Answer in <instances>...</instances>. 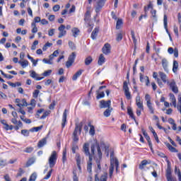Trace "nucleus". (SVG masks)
Segmentation results:
<instances>
[{
  "label": "nucleus",
  "instance_id": "obj_31",
  "mask_svg": "<svg viewBox=\"0 0 181 181\" xmlns=\"http://www.w3.org/2000/svg\"><path fill=\"white\" fill-rule=\"evenodd\" d=\"M66 160H67V150L65 148L62 153V163H66Z\"/></svg>",
  "mask_w": 181,
  "mask_h": 181
},
{
  "label": "nucleus",
  "instance_id": "obj_30",
  "mask_svg": "<svg viewBox=\"0 0 181 181\" xmlns=\"http://www.w3.org/2000/svg\"><path fill=\"white\" fill-rule=\"evenodd\" d=\"M96 98L97 100H100V98H104V97H105V93H104V92H100V90H96Z\"/></svg>",
  "mask_w": 181,
  "mask_h": 181
},
{
  "label": "nucleus",
  "instance_id": "obj_29",
  "mask_svg": "<svg viewBox=\"0 0 181 181\" xmlns=\"http://www.w3.org/2000/svg\"><path fill=\"white\" fill-rule=\"evenodd\" d=\"M179 67V63L177 61H174L173 62V73H177V69Z\"/></svg>",
  "mask_w": 181,
  "mask_h": 181
},
{
  "label": "nucleus",
  "instance_id": "obj_34",
  "mask_svg": "<svg viewBox=\"0 0 181 181\" xmlns=\"http://www.w3.org/2000/svg\"><path fill=\"white\" fill-rule=\"evenodd\" d=\"M92 62H93V57H91L90 56L86 58V59H85L86 66H90V64H91Z\"/></svg>",
  "mask_w": 181,
  "mask_h": 181
},
{
  "label": "nucleus",
  "instance_id": "obj_48",
  "mask_svg": "<svg viewBox=\"0 0 181 181\" xmlns=\"http://www.w3.org/2000/svg\"><path fill=\"white\" fill-rule=\"evenodd\" d=\"M35 160L34 158H30L27 162V166H31V165H33V163H35Z\"/></svg>",
  "mask_w": 181,
  "mask_h": 181
},
{
  "label": "nucleus",
  "instance_id": "obj_27",
  "mask_svg": "<svg viewBox=\"0 0 181 181\" xmlns=\"http://www.w3.org/2000/svg\"><path fill=\"white\" fill-rule=\"evenodd\" d=\"M81 74H83V70L80 69L73 76V81H76Z\"/></svg>",
  "mask_w": 181,
  "mask_h": 181
},
{
  "label": "nucleus",
  "instance_id": "obj_60",
  "mask_svg": "<svg viewBox=\"0 0 181 181\" xmlns=\"http://www.w3.org/2000/svg\"><path fill=\"white\" fill-rule=\"evenodd\" d=\"M21 134H22V135H24V136H29V131H28L26 129H23L21 131Z\"/></svg>",
  "mask_w": 181,
  "mask_h": 181
},
{
  "label": "nucleus",
  "instance_id": "obj_52",
  "mask_svg": "<svg viewBox=\"0 0 181 181\" xmlns=\"http://www.w3.org/2000/svg\"><path fill=\"white\" fill-rule=\"evenodd\" d=\"M43 63H45V64H53V62L52 60L47 59H42Z\"/></svg>",
  "mask_w": 181,
  "mask_h": 181
},
{
  "label": "nucleus",
  "instance_id": "obj_40",
  "mask_svg": "<svg viewBox=\"0 0 181 181\" xmlns=\"http://www.w3.org/2000/svg\"><path fill=\"white\" fill-rule=\"evenodd\" d=\"M122 26V20L118 19L116 24V29H121Z\"/></svg>",
  "mask_w": 181,
  "mask_h": 181
},
{
  "label": "nucleus",
  "instance_id": "obj_63",
  "mask_svg": "<svg viewBox=\"0 0 181 181\" xmlns=\"http://www.w3.org/2000/svg\"><path fill=\"white\" fill-rule=\"evenodd\" d=\"M177 101V108L181 107V96L178 97Z\"/></svg>",
  "mask_w": 181,
  "mask_h": 181
},
{
  "label": "nucleus",
  "instance_id": "obj_45",
  "mask_svg": "<svg viewBox=\"0 0 181 181\" xmlns=\"http://www.w3.org/2000/svg\"><path fill=\"white\" fill-rule=\"evenodd\" d=\"M31 26L33 28V33H37V27L36 26V23H32Z\"/></svg>",
  "mask_w": 181,
  "mask_h": 181
},
{
  "label": "nucleus",
  "instance_id": "obj_5",
  "mask_svg": "<svg viewBox=\"0 0 181 181\" xmlns=\"http://www.w3.org/2000/svg\"><path fill=\"white\" fill-rule=\"evenodd\" d=\"M75 159L76 161V165H77L78 169L79 170V173H81V163H82V162H83L84 158L83 157L81 158V156H80V154L77 153L76 155Z\"/></svg>",
  "mask_w": 181,
  "mask_h": 181
},
{
  "label": "nucleus",
  "instance_id": "obj_46",
  "mask_svg": "<svg viewBox=\"0 0 181 181\" xmlns=\"http://www.w3.org/2000/svg\"><path fill=\"white\" fill-rule=\"evenodd\" d=\"M7 165L8 163L6 162V160L0 158V167L4 168V166H6Z\"/></svg>",
  "mask_w": 181,
  "mask_h": 181
},
{
  "label": "nucleus",
  "instance_id": "obj_47",
  "mask_svg": "<svg viewBox=\"0 0 181 181\" xmlns=\"http://www.w3.org/2000/svg\"><path fill=\"white\" fill-rule=\"evenodd\" d=\"M52 69H49L47 71H44V73H42V76H44V77H49V76H50V74H52Z\"/></svg>",
  "mask_w": 181,
  "mask_h": 181
},
{
  "label": "nucleus",
  "instance_id": "obj_23",
  "mask_svg": "<svg viewBox=\"0 0 181 181\" xmlns=\"http://www.w3.org/2000/svg\"><path fill=\"white\" fill-rule=\"evenodd\" d=\"M98 32H100V28L98 27H96L91 33V39H93V40L97 38V35H98Z\"/></svg>",
  "mask_w": 181,
  "mask_h": 181
},
{
  "label": "nucleus",
  "instance_id": "obj_4",
  "mask_svg": "<svg viewBox=\"0 0 181 181\" xmlns=\"http://www.w3.org/2000/svg\"><path fill=\"white\" fill-rule=\"evenodd\" d=\"M167 84L168 86H169L173 93H175V94H177L179 93V89L177 88V86L176 85V81H175L173 79L168 81Z\"/></svg>",
  "mask_w": 181,
  "mask_h": 181
},
{
  "label": "nucleus",
  "instance_id": "obj_6",
  "mask_svg": "<svg viewBox=\"0 0 181 181\" xmlns=\"http://www.w3.org/2000/svg\"><path fill=\"white\" fill-rule=\"evenodd\" d=\"M76 59V52H72L71 55H69L68 58V61L66 63V66L69 69V67H71L73 63H74V60Z\"/></svg>",
  "mask_w": 181,
  "mask_h": 181
},
{
  "label": "nucleus",
  "instance_id": "obj_20",
  "mask_svg": "<svg viewBox=\"0 0 181 181\" xmlns=\"http://www.w3.org/2000/svg\"><path fill=\"white\" fill-rule=\"evenodd\" d=\"M168 165V168L166 170V173H165V177L166 179L169 178V177H173L172 176V169L170 168V165H169V160H167Z\"/></svg>",
  "mask_w": 181,
  "mask_h": 181
},
{
  "label": "nucleus",
  "instance_id": "obj_49",
  "mask_svg": "<svg viewBox=\"0 0 181 181\" xmlns=\"http://www.w3.org/2000/svg\"><path fill=\"white\" fill-rule=\"evenodd\" d=\"M4 128L5 129H6V131H12V129H13V126L9 125L8 124V123H6V124L4 125Z\"/></svg>",
  "mask_w": 181,
  "mask_h": 181
},
{
  "label": "nucleus",
  "instance_id": "obj_26",
  "mask_svg": "<svg viewBox=\"0 0 181 181\" xmlns=\"http://www.w3.org/2000/svg\"><path fill=\"white\" fill-rule=\"evenodd\" d=\"M105 63V57H104V54H101L99 57L98 64L99 66H103Z\"/></svg>",
  "mask_w": 181,
  "mask_h": 181
},
{
  "label": "nucleus",
  "instance_id": "obj_54",
  "mask_svg": "<svg viewBox=\"0 0 181 181\" xmlns=\"http://www.w3.org/2000/svg\"><path fill=\"white\" fill-rule=\"evenodd\" d=\"M53 172V169H51L47 174V175L44 177V179L45 180H47V179H49L50 177V176H52V173Z\"/></svg>",
  "mask_w": 181,
  "mask_h": 181
},
{
  "label": "nucleus",
  "instance_id": "obj_16",
  "mask_svg": "<svg viewBox=\"0 0 181 181\" xmlns=\"http://www.w3.org/2000/svg\"><path fill=\"white\" fill-rule=\"evenodd\" d=\"M151 160H143L139 164V168L141 170H142L145 168V166H146V165H151Z\"/></svg>",
  "mask_w": 181,
  "mask_h": 181
},
{
  "label": "nucleus",
  "instance_id": "obj_33",
  "mask_svg": "<svg viewBox=\"0 0 181 181\" xmlns=\"http://www.w3.org/2000/svg\"><path fill=\"white\" fill-rule=\"evenodd\" d=\"M151 114H155V108H153V106L152 105V103H147L146 104Z\"/></svg>",
  "mask_w": 181,
  "mask_h": 181
},
{
  "label": "nucleus",
  "instance_id": "obj_12",
  "mask_svg": "<svg viewBox=\"0 0 181 181\" xmlns=\"http://www.w3.org/2000/svg\"><path fill=\"white\" fill-rule=\"evenodd\" d=\"M102 52L104 54H110L111 53V45L108 43L105 44L102 48Z\"/></svg>",
  "mask_w": 181,
  "mask_h": 181
},
{
  "label": "nucleus",
  "instance_id": "obj_19",
  "mask_svg": "<svg viewBox=\"0 0 181 181\" xmlns=\"http://www.w3.org/2000/svg\"><path fill=\"white\" fill-rule=\"evenodd\" d=\"M106 1L107 0H100L97 3L96 12H100V10L104 6V4H105Z\"/></svg>",
  "mask_w": 181,
  "mask_h": 181
},
{
  "label": "nucleus",
  "instance_id": "obj_37",
  "mask_svg": "<svg viewBox=\"0 0 181 181\" xmlns=\"http://www.w3.org/2000/svg\"><path fill=\"white\" fill-rule=\"evenodd\" d=\"M90 135H92V136H94L95 135V128L93 125H90V130H89Z\"/></svg>",
  "mask_w": 181,
  "mask_h": 181
},
{
  "label": "nucleus",
  "instance_id": "obj_28",
  "mask_svg": "<svg viewBox=\"0 0 181 181\" xmlns=\"http://www.w3.org/2000/svg\"><path fill=\"white\" fill-rule=\"evenodd\" d=\"M46 144H47L46 138H44L38 142L37 146L38 148H43V146H45Z\"/></svg>",
  "mask_w": 181,
  "mask_h": 181
},
{
  "label": "nucleus",
  "instance_id": "obj_9",
  "mask_svg": "<svg viewBox=\"0 0 181 181\" xmlns=\"http://www.w3.org/2000/svg\"><path fill=\"white\" fill-rule=\"evenodd\" d=\"M58 30L59 31V34L58 35V37L59 39H61V37H63V36H66V35L67 34V31H66V25L63 24L58 28Z\"/></svg>",
  "mask_w": 181,
  "mask_h": 181
},
{
  "label": "nucleus",
  "instance_id": "obj_56",
  "mask_svg": "<svg viewBox=\"0 0 181 181\" xmlns=\"http://www.w3.org/2000/svg\"><path fill=\"white\" fill-rule=\"evenodd\" d=\"M145 100L146 101V104L151 103V95L149 94H146Z\"/></svg>",
  "mask_w": 181,
  "mask_h": 181
},
{
  "label": "nucleus",
  "instance_id": "obj_62",
  "mask_svg": "<svg viewBox=\"0 0 181 181\" xmlns=\"http://www.w3.org/2000/svg\"><path fill=\"white\" fill-rule=\"evenodd\" d=\"M49 114H50V112L46 111L43 113V115L40 117L41 119H45V118H46V117H47L49 115Z\"/></svg>",
  "mask_w": 181,
  "mask_h": 181
},
{
  "label": "nucleus",
  "instance_id": "obj_57",
  "mask_svg": "<svg viewBox=\"0 0 181 181\" xmlns=\"http://www.w3.org/2000/svg\"><path fill=\"white\" fill-rule=\"evenodd\" d=\"M24 152H25L26 153H31V152H33V147H27Z\"/></svg>",
  "mask_w": 181,
  "mask_h": 181
},
{
  "label": "nucleus",
  "instance_id": "obj_2",
  "mask_svg": "<svg viewBox=\"0 0 181 181\" xmlns=\"http://www.w3.org/2000/svg\"><path fill=\"white\" fill-rule=\"evenodd\" d=\"M57 161V152H56V151H54L52 152L48 159V163L51 169L54 168V165H56Z\"/></svg>",
  "mask_w": 181,
  "mask_h": 181
},
{
  "label": "nucleus",
  "instance_id": "obj_25",
  "mask_svg": "<svg viewBox=\"0 0 181 181\" xmlns=\"http://www.w3.org/2000/svg\"><path fill=\"white\" fill-rule=\"evenodd\" d=\"M18 64H21L23 69H26L29 66V62L26 59H23V61H19Z\"/></svg>",
  "mask_w": 181,
  "mask_h": 181
},
{
  "label": "nucleus",
  "instance_id": "obj_44",
  "mask_svg": "<svg viewBox=\"0 0 181 181\" xmlns=\"http://www.w3.org/2000/svg\"><path fill=\"white\" fill-rule=\"evenodd\" d=\"M37 177V174H36V173H34L30 175L28 181H35Z\"/></svg>",
  "mask_w": 181,
  "mask_h": 181
},
{
  "label": "nucleus",
  "instance_id": "obj_51",
  "mask_svg": "<svg viewBox=\"0 0 181 181\" xmlns=\"http://www.w3.org/2000/svg\"><path fill=\"white\" fill-rule=\"evenodd\" d=\"M39 93H40V90L36 89L34 90V92L33 93V96L34 98H37L38 95H39Z\"/></svg>",
  "mask_w": 181,
  "mask_h": 181
},
{
  "label": "nucleus",
  "instance_id": "obj_11",
  "mask_svg": "<svg viewBox=\"0 0 181 181\" xmlns=\"http://www.w3.org/2000/svg\"><path fill=\"white\" fill-rule=\"evenodd\" d=\"M30 76L37 81H40V80H43L45 78L43 76L39 77V74H37L35 71H30Z\"/></svg>",
  "mask_w": 181,
  "mask_h": 181
},
{
  "label": "nucleus",
  "instance_id": "obj_43",
  "mask_svg": "<svg viewBox=\"0 0 181 181\" xmlns=\"http://www.w3.org/2000/svg\"><path fill=\"white\" fill-rule=\"evenodd\" d=\"M146 141H148V146L151 148V151H153V148H152V141H151V137L149 136H147V137H145Z\"/></svg>",
  "mask_w": 181,
  "mask_h": 181
},
{
  "label": "nucleus",
  "instance_id": "obj_18",
  "mask_svg": "<svg viewBox=\"0 0 181 181\" xmlns=\"http://www.w3.org/2000/svg\"><path fill=\"white\" fill-rule=\"evenodd\" d=\"M66 122H67V110L65 109L62 116V128H64V127H66Z\"/></svg>",
  "mask_w": 181,
  "mask_h": 181
},
{
  "label": "nucleus",
  "instance_id": "obj_59",
  "mask_svg": "<svg viewBox=\"0 0 181 181\" xmlns=\"http://www.w3.org/2000/svg\"><path fill=\"white\" fill-rule=\"evenodd\" d=\"M69 46L72 49V50H74L76 49V45L71 41H69Z\"/></svg>",
  "mask_w": 181,
  "mask_h": 181
},
{
  "label": "nucleus",
  "instance_id": "obj_1",
  "mask_svg": "<svg viewBox=\"0 0 181 181\" xmlns=\"http://www.w3.org/2000/svg\"><path fill=\"white\" fill-rule=\"evenodd\" d=\"M95 148H97L98 156V158L95 160V162L98 166V169L101 170V159L103 158V153H101V147H100V144L97 141L95 144H93L90 146V151L93 155H95Z\"/></svg>",
  "mask_w": 181,
  "mask_h": 181
},
{
  "label": "nucleus",
  "instance_id": "obj_53",
  "mask_svg": "<svg viewBox=\"0 0 181 181\" xmlns=\"http://www.w3.org/2000/svg\"><path fill=\"white\" fill-rule=\"evenodd\" d=\"M136 106L139 110H141L144 111V103L143 102H139V103H136Z\"/></svg>",
  "mask_w": 181,
  "mask_h": 181
},
{
  "label": "nucleus",
  "instance_id": "obj_7",
  "mask_svg": "<svg viewBox=\"0 0 181 181\" xmlns=\"http://www.w3.org/2000/svg\"><path fill=\"white\" fill-rule=\"evenodd\" d=\"M123 90L126 98L127 100H131V93L129 92V88L128 87V83L127 81H124L123 83Z\"/></svg>",
  "mask_w": 181,
  "mask_h": 181
},
{
  "label": "nucleus",
  "instance_id": "obj_8",
  "mask_svg": "<svg viewBox=\"0 0 181 181\" xmlns=\"http://www.w3.org/2000/svg\"><path fill=\"white\" fill-rule=\"evenodd\" d=\"M83 150L86 156H88L89 158L90 157L93 158V155L94 154H93V153H90V144L85 143L83 146Z\"/></svg>",
  "mask_w": 181,
  "mask_h": 181
},
{
  "label": "nucleus",
  "instance_id": "obj_55",
  "mask_svg": "<svg viewBox=\"0 0 181 181\" xmlns=\"http://www.w3.org/2000/svg\"><path fill=\"white\" fill-rule=\"evenodd\" d=\"M43 128V126L37 127H34L31 129L32 132H37L40 131Z\"/></svg>",
  "mask_w": 181,
  "mask_h": 181
},
{
  "label": "nucleus",
  "instance_id": "obj_3",
  "mask_svg": "<svg viewBox=\"0 0 181 181\" xmlns=\"http://www.w3.org/2000/svg\"><path fill=\"white\" fill-rule=\"evenodd\" d=\"M119 163L117 158H114L112 156H110V167L109 172H114V169L116 168V172H118Z\"/></svg>",
  "mask_w": 181,
  "mask_h": 181
},
{
  "label": "nucleus",
  "instance_id": "obj_41",
  "mask_svg": "<svg viewBox=\"0 0 181 181\" xmlns=\"http://www.w3.org/2000/svg\"><path fill=\"white\" fill-rule=\"evenodd\" d=\"M124 35V33H122V32L117 33L116 40L117 42H121V40H122V35Z\"/></svg>",
  "mask_w": 181,
  "mask_h": 181
},
{
  "label": "nucleus",
  "instance_id": "obj_21",
  "mask_svg": "<svg viewBox=\"0 0 181 181\" xmlns=\"http://www.w3.org/2000/svg\"><path fill=\"white\" fill-rule=\"evenodd\" d=\"M93 169V157H90L88 161L87 170L89 173H91Z\"/></svg>",
  "mask_w": 181,
  "mask_h": 181
},
{
  "label": "nucleus",
  "instance_id": "obj_39",
  "mask_svg": "<svg viewBox=\"0 0 181 181\" xmlns=\"http://www.w3.org/2000/svg\"><path fill=\"white\" fill-rule=\"evenodd\" d=\"M131 35H132V39L133 40V42L134 43V46H136V38L135 37V32L134 30L131 31Z\"/></svg>",
  "mask_w": 181,
  "mask_h": 181
},
{
  "label": "nucleus",
  "instance_id": "obj_50",
  "mask_svg": "<svg viewBox=\"0 0 181 181\" xmlns=\"http://www.w3.org/2000/svg\"><path fill=\"white\" fill-rule=\"evenodd\" d=\"M103 115H105V117H110V115H111V110L107 109V110L103 112Z\"/></svg>",
  "mask_w": 181,
  "mask_h": 181
},
{
  "label": "nucleus",
  "instance_id": "obj_22",
  "mask_svg": "<svg viewBox=\"0 0 181 181\" xmlns=\"http://www.w3.org/2000/svg\"><path fill=\"white\" fill-rule=\"evenodd\" d=\"M158 74L162 81H163L164 83H168V76H166V74L162 71H159Z\"/></svg>",
  "mask_w": 181,
  "mask_h": 181
},
{
  "label": "nucleus",
  "instance_id": "obj_35",
  "mask_svg": "<svg viewBox=\"0 0 181 181\" xmlns=\"http://www.w3.org/2000/svg\"><path fill=\"white\" fill-rule=\"evenodd\" d=\"M127 112L129 115L131 117V118L135 121V116H134V112H132V108L128 107Z\"/></svg>",
  "mask_w": 181,
  "mask_h": 181
},
{
  "label": "nucleus",
  "instance_id": "obj_64",
  "mask_svg": "<svg viewBox=\"0 0 181 181\" xmlns=\"http://www.w3.org/2000/svg\"><path fill=\"white\" fill-rule=\"evenodd\" d=\"M4 180H5V181H12L11 180V177H9V175H8V174H6V175H4Z\"/></svg>",
  "mask_w": 181,
  "mask_h": 181
},
{
  "label": "nucleus",
  "instance_id": "obj_13",
  "mask_svg": "<svg viewBox=\"0 0 181 181\" xmlns=\"http://www.w3.org/2000/svg\"><path fill=\"white\" fill-rule=\"evenodd\" d=\"M163 23H164V28L165 29L166 33L169 35L170 40L172 42V36H170V33H169V30H168V16L166 15H164Z\"/></svg>",
  "mask_w": 181,
  "mask_h": 181
},
{
  "label": "nucleus",
  "instance_id": "obj_32",
  "mask_svg": "<svg viewBox=\"0 0 181 181\" xmlns=\"http://www.w3.org/2000/svg\"><path fill=\"white\" fill-rule=\"evenodd\" d=\"M71 32L73 33V36L74 37H77L78 35L80 33V30H78L77 28H74Z\"/></svg>",
  "mask_w": 181,
  "mask_h": 181
},
{
  "label": "nucleus",
  "instance_id": "obj_61",
  "mask_svg": "<svg viewBox=\"0 0 181 181\" xmlns=\"http://www.w3.org/2000/svg\"><path fill=\"white\" fill-rule=\"evenodd\" d=\"M73 175H74L73 180L74 181H78V177H77V173H76V171L73 172Z\"/></svg>",
  "mask_w": 181,
  "mask_h": 181
},
{
  "label": "nucleus",
  "instance_id": "obj_38",
  "mask_svg": "<svg viewBox=\"0 0 181 181\" xmlns=\"http://www.w3.org/2000/svg\"><path fill=\"white\" fill-rule=\"evenodd\" d=\"M59 56V50H55L52 54L49 55L50 60H53L54 57H57Z\"/></svg>",
  "mask_w": 181,
  "mask_h": 181
},
{
  "label": "nucleus",
  "instance_id": "obj_17",
  "mask_svg": "<svg viewBox=\"0 0 181 181\" xmlns=\"http://www.w3.org/2000/svg\"><path fill=\"white\" fill-rule=\"evenodd\" d=\"M162 66H163V69H164V71L166 72V73H169V69L168 68V66L169 64V62H168V59L163 58L162 59Z\"/></svg>",
  "mask_w": 181,
  "mask_h": 181
},
{
  "label": "nucleus",
  "instance_id": "obj_24",
  "mask_svg": "<svg viewBox=\"0 0 181 181\" xmlns=\"http://www.w3.org/2000/svg\"><path fill=\"white\" fill-rule=\"evenodd\" d=\"M170 101L173 103V105L175 108L177 107V103H176V97H175V95L173 93H170Z\"/></svg>",
  "mask_w": 181,
  "mask_h": 181
},
{
  "label": "nucleus",
  "instance_id": "obj_14",
  "mask_svg": "<svg viewBox=\"0 0 181 181\" xmlns=\"http://www.w3.org/2000/svg\"><path fill=\"white\" fill-rule=\"evenodd\" d=\"M108 179V173H104L100 177H98V175H95V181H107Z\"/></svg>",
  "mask_w": 181,
  "mask_h": 181
},
{
  "label": "nucleus",
  "instance_id": "obj_10",
  "mask_svg": "<svg viewBox=\"0 0 181 181\" xmlns=\"http://www.w3.org/2000/svg\"><path fill=\"white\" fill-rule=\"evenodd\" d=\"M82 128H83V123H79L78 124H76L73 135H81Z\"/></svg>",
  "mask_w": 181,
  "mask_h": 181
},
{
  "label": "nucleus",
  "instance_id": "obj_36",
  "mask_svg": "<svg viewBox=\"0 0 181 181\" xmlns=\"http://www.w3.org/2000/svg\"><path fill=\"white\" fill-rule=\"evenodd\" d=\"M167 147L168 148L169 151H170V152H174V153L178 152L177 149L172 146V145H170V144H167Z\"/></svg>",
  "mask_w": 181,
  "mask_h": 181
},
{
  "label": "nucleus",
  "instance_id": "obj_42",
  "mask_svg": "<svg viewBox=\"0 0 181 181\" xmlns=\"http://www.w3.org/2000/svg\"><path fill=\"white\" fill-rule=\"evenodd\" d=\"M20 118L25 124H31V122H32V121H30V119L25 118V116H20Z\"/></svg>",
  "mask_w": 181,
  "mask_h": 181
},
{
  "label": "nucleus",
  "instance_id": "obj_15",
  "mask_svg": "<svg viewBox=\"0 0 181 181\" xmlns=\"http://www.w3.org/2000/svg\"><path fill=\"white\" fill-rule=\"evenodd\" d=\"M111 106V100H101L100 108H109Z\"/></svg>",
  "mask_w": 181,
  "mask_h": 181
},
{
  "label": "nucleus",
  "instance_id": "obj_58",
  "mask_svg": "<svg viewBox=\"0 0 181 181\" xmlns=\"http://www.w3.org/2000/svg\"><path fill=\"white\" fill-rule=\"evenodd\" d=\"M52 9H53L54 12H59V11H60V5L57 4V5L54 6Z\"/></svg>",
  "mask_w": 181,
  "mask_h": 181
}]
</instances>
